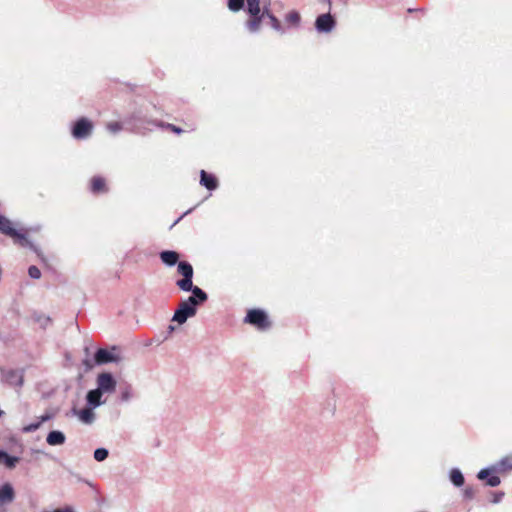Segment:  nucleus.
Wrapping results in <instances>:
<instances>
[{"label":"nucleus","instance_id":"13","mask_svg":"<svg viewBox=\"0 0 512 512\" xmlns=\"http://www.w3.org/2000/svg\"><path fill=\"white\" fill-rule=\"evenodd\" d=\"M478 478L486 480V484L490 487H496L500 484V478L496 475H490V470L483 469L478 473Z\"/></svg>","mask_w":512,"mask_h":512},{"label":"nucleus","instance_id":"22","mask_svg":"<svg viewBox=\"0 0 512 512\" xmlns=\"http://www.w3.org/2000/svg\"><path fill=\"white\" fill-rule=\"evenodd\" d=\"M0 462H4V464L8 468H13L15 464L18 462L17 457H12L7 454L5 451L0 450Z\"/></svg>","mask_w":512,"mask_h":512},{"label":"nucleus","instance_id":"2","mask_svg":"<svg viewBox=\"0 0 512 512\" xmlns=\"http://www.w3.org/2000/svg\"><path fill=\"white\" fill-rule=\"evenodd\" d=\"M0 232L11 237L16 244L22 247L31 246L27 238V230H16L12 222L2 215H0Z\"/></svg>","mask_w":512,"mask_h":512},{"label":"nucleus","instance_id":"32","mask_svg":"<svg viewBox=\"0 0 512 512\" xmlns=\"http://www.w3.org/2000/svg\"><path fill=\"white\" fill-rule=\"evenodd\" d=\"M188 130L187 131H194L195 130V125L194 124H188Z\"/></svg>","mask_w":512,"mask_h":512},{"label":"nucleus","instance_id":"3","mask_svg":"<svg viewBox=\"0 0 512 512\" xmlns=\"http://www.w3.org/2000/svg\"><path fill=\"white\" fill-rule=\"evenodd\" d=\"M245 322L255 326L259 330H267L271 327V322L267 314L261 309H251L247 312Z\"/></svg>","mask_w":512,"mask_h":512},{"label":"nucleus","instance_id":"11","mask_svg":"<svg viewBox=\"0 0 512 512\" xmlns=\"http://www.w3.org/2000/svg\"><path fill=\"white\" fill-rule=\"evenodd\" d=\"M4 380L10 385L21 386L23 384V375L17 370L10 369L4 373Z\"/></svg>","mask_w":512,"mask_h":512},{"label":"nucleus","instance_id":"5","mask_svg":"<svg viewBox=\"0 0 512 512\" xmlns=\"http://www.w3.org/2000/svg\"><path fill=\"white\" fill-rule=\"evenodd\" d=\"M97 388L102 393H113L116 390V380L110 373H101L97 377Z\"/></svg>","mask_w":512,"mask_h":512},{"label":"nucleus","instance_id":"12","mask_svg":"<svg viewBox=\"0 0 512 512\" xmlns=\"http://www.w3.org/2000/svg\"><path fill=\"white\" fill-rule=\"evenodd\" d=\"M160 259L167 266H174L179 261V254L171 250L162 251L160 253Z\"/></svg>","mask_w":512,"mask_h":512},{"label":"nucleus","instance_id":"31","mask_svg":"<svg viewBox=\"0 0 512 512\" xmlns=\"http://www.w3.org/2000/svg\"><path fill=\"white\" fill-rule=\"evenodd\" d=\"M465 495L468 498H472L473 497V491L471 489H466L465 490Z\"/></svg>","mask_w":512,"mask_h":512},{"label":"nucleus","instance_id":"27","mask_svg":"<svg viewBox=\"0 0 512 512\" xmlns=\"http://www.w3.org/2000/svg\"><path fill=\"white\" fill-rule=\"evenodd\" d=\"M106 128L111 133H117L122 130V124L118 121H112V122L107 123Z\"/></svg>","mask_w":512,"mask_h":512},{"label":"nucleus","instance_id":"9","mask_svg":"<svg viewBox=\"0 0 512 512\" xmlns=\"http://www.w3.org/2000/svg\"><path fill=\"white\" fill-rule=\"evenodd\" d=\"M90 189L94 194L105 193L108 191L106 180L101 176H94L90 181Z\"/></svg>","mask_w":512,"mask_h":512},{"label":"nucleus","instance_id":"34","mask_svg":"<svg viewBox=\"0 0 512 512\" xmlns=\"http://www.w3.org/2000/svg\"><path fill=\"white\" fill-rule=\"evenodd\" d=\"M2 413H3V412L0 410V416L2 415Z\"/></svg>","mask_w":512,"mask_h":512},{"label":"nucleus","instance_id":"20","mask_svg":"<svg viewBox=\"0 0 512 512\" xmlns=\"http://www.w3.org/2000/svg\"><path fill=\"white\" fill-rule=\"evenodd\" d=\"M77 415H78L79 419L86 424L92 423L95 418V414L91 408H84V409L80 410L77 413Z\"/></svg>","mask_w":512,"mask_h":512},{"label":"nucleus","instance_id":"23","mask_svg":"<svg viewBox=\"0 0 512 512\" xmlns=\"http://www.w3.org/2000/svg\"><path fill=\"white\" fill-rule=\"evenodd\" d=\"M450 480L455 486H462L464 484V476L458 469H453L450 473Z\"/></svg>","mask_w":512,"mask_h":512},{"label":"nucleus","instance_id":"26","mask_svg":"<svg viewBox=\"0 0 512 512\" xmlns=\"http://www.w3.org/2000/svg\"><path fill=\"white\" fill-rule=\"evenodd\" d=\"M108 457V451L105 448H98L94 452V458L97 461H103Z\"/></svg>","mask_w":512,"mask_h":512},{"label":"nucleus","instance_id":"16","mask_svg":"<svg viewBox=\"0 0 512 512\" xmlns=\"http://www.w3.org/2000/svg\"><path fill=\"white\" fill-rule=\"evenodd\" d=\"M495 470L499 473L512 470V454L502 458L495 466Z\"/></svg>","mask_w":512,"mask_h":512},{"label":"nucleus","instance_id":"24","mask_svg":"<svg viewBox=\"0 0 512 512\" xmlns=\"http://www.w3.org/2000/svg\"><path fill=\"white\" fill-rule=\"evenodd\" d=\"M266 17L269 19L270 21V24H271V27L278 31V32H283V27H282V24L281 22L279 21V19L270 12V10L268 9V14H266Z\"/></svg>","mask_w":512,"mask_h":512},{"label":"nucleus","instance_id":"10","mask_svg":"<svg viewBox=\"0 0 512 512\" xmlns=\"http://www.w3.org/2000/svg\"><path fill=\"white\" fill-rule=\"evenodd\" d=\"M200 176L201 185L206 187L208 190H215L217 188L218 180L214 175L207 173L205 170H201Z\"/></svg>","mask_w":512,"mask_h":512},{"label":"nucleus","instance_id":"21","mask_svg":"<svg viewBox=\"0 0 512 512\" xmlns=\"http://www.w3.org/2000/svg\"><path fill=\"white\" fill-rule=\"evenodd\" d=\"M247 2V12L250 16H256L259 13H262L260 7V0H246Z\"/></svg>","mask_w":512,"mask_h":512},{"label":"nucleus","instance_id":"15","mask_svg":"<svg viewBox=\"0 0 512 512\" xmlns=\"http://www.w3.org/2000/svg\"><path fill=\"white\" fill-rule=\"evenodd\" d=\"M65 435L60 431H51L46 438V441L51 446L62 445L65 442Z\"/></svg>","mask_w":512,"mask_h":512},{"label":"nucleus","instance_id":"7","mask_svg":"<svg viewBox=\"0 0 512 512\" xmlns=\"http://www.w3.org/2000/svg\"><path fill=\"white\" fill-rule=\"evenodd\" d=\"M266 14H268L267 7L263 9L262 13H259L256 16H250V18L246 21L247 29L252 33L258 32L261 28L262 20L266 17Z\"/></svg>","mask_w":512,"mask_h":512},{"label":"nucleus","instance_id":"14","mask_svg":"<svg viewBox=\"0 0 512 512\" xmlns=\"http://www.w3.org/2000/svg\"><path fill=\"white\" fill-rule=\"evenodd\" d=\"M115 357L106 349H98L95 353V362L97 364H105L109 362H113Z\"/></svg>","mask_w":512,"mask_h":512},{"label":"nucleus","instance_id":"18","mask_svg":"<svg viewBox=\"0 0 512 512\" xmlns=\"http://www.w3.org/2000/svg\"><path fill=\"white\" fill-rule=\"evenodd\" d=\"M102 392L96 388L94 390H90L88 393H87V401L90 405L94 406V407H97L99 405H101V396H102Z\"/></svg>","mask_w":512,"mask_h":512},{"label":"nucleus","instance_id":"6","mask_svg":"<svg viewBox=\"0 0 512 512\" xmlns=\"http://www.w3.org/2000/svg\"><path fill=\"white\" fill-rule=\"evenodd\" d=\"M335 26V20L327 13L319 15L315 22V27L319 32H330Z\"/></svg>","mask_w":512,"mask_h":512},{"label":"nucleus","instance_id":"28","mask_svg":"<svg viewBox=\"0 0 512 512\" xmlns=\"http://www.w3.org/2000/svg\"><path fill=\"white\" fill-rule=\"evenodd\" d=\"M160 126L168 129L169 131H171L175 134H181L185 131L182 128H180L174 124H170V123H161Z\"/></svg>","mask_w":512,"mask_h":512},{"label":"nucleus","instance_id":"30","mask_svg":"<svg viewBox=\"0 0 512 512\" xmlns=\"http://www.w3.org/2000/svg\"><path fill=\"white\" fill-rule=\"evenodd\" d=\"M502 496H503V493L494 494V498H493L492 502L493 503L499 502L501 500Z\"/></svg>","mask_w":512,"mask_h":512},{"label":"nucleus","instance_id":"4","mask_svg":"<svg viewBox=\"0 0 512 512\" xmlns=\"http://www.w3.org/2000/svg\"><path fill=\"white\" fill-rule=\"evenodd\" d=\"M93 130V124L87 118L77 120L72 129V135L76 139H84L88 137Z\"/></svg>","mask_w":512,"mask_h":512},{"label":"nucleus","instance_id":"33","mask_svg":"<svg viewBox=\"0 0 512 512\" xmlns=\"http://www.w3.org/2000/svg\"><path fill=\"white\" fill-rule=\"evenodd\" d=\"M61 512H73L71 508L61 509Z\"/></svg>","mask_w":512,"mask_h":512},{"label":"nucleus","instance_id":"25","mask_svg":"<svg viewBox=\"0 0 512 512\" xmlns=\"http://www.w3.org/2000/svg\"><path fill=\"white\" fill-rule=\"evenodd\" d=\"M244 6V0H228V7L231 11H239Z\"/></svg>","mask_w":512,"mask_h":512},{"label":"nucleus","instance_id":"1","mask_svg":"<svg viewBox=\"0 0 512 512\" xmlns=\"http://www.w3.org/2000/svg\"><path fill=\"white\" fill-rule=\"evenodd\" d=\"M177 272L183 276L182 279L177 280V287L185 292L191 291L192 296L179 304L178 309L175 311L173 321L183 324L189 317L196 314V305L205 302L208 298L207 294L197 286H193V267L186 261L178 263Z\"/></svg>","mask_w":512,"mask_h":512},{"label":"nucleus","instance_id":"19","mask_svg":"<svg viewBox=\"0 0 512 512\" xmlns=\"http://www.w3.org/2000/svg\"><path fill=\"white\" fill-rule=\"evenodd\" d=\"M285 22L293 27H298L301 22V16L296 10L288 12L285 16Z\"/></svg>","mask_w":512,"mask_h":512},{"label":"nucleus","instance_id":"8","mask_svg":"<svg viewBox=\"0 0 512 512\" xmlns=\"http://www.w3.org/2000/svg\"><path fill=\"white\" fill-rule=\"evenodd\" d=\"M15 492L10 483H5L0 487V506L13 502Z\"/></svg>","mask_w":512,"mask_h":512},{"label":"nucleus","instance_id":"17","mask_svg":"<svg viewBox=\"0 0 512 512\" xmlns=\"http://www.w3.org/2000/svg\"><path fill=\"white\" fill-rule=\"evenodd\" d=\"M51 415L50 414H45V415H42L40 418H39V421L35 422V423H30L26 426H24L22 428V431L24 433H30V432H34L36 430H38L41 426V424L45 421H48L51 419Z\"/></svg>","mask_w":512,"mask_h":512},{"label":"nucleus","instance_id":"29","mask_svg":"<svg viewBox=\"0 0 512 512\" xmlns=\"http://www.w3.org/2000/svg\"><path fill=\"white\" fill-rule=\"evenodd\" d=\"M28 274L33 279H39L41 277V271L36 266H30L28 269Z\"/></svg>","mask_w":512,"mask_h":512}]
</instances>
